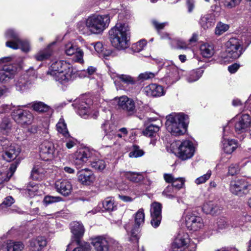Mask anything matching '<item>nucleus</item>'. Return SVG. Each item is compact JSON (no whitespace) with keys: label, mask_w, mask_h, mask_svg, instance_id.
<instances>
[{"label":"nucleus","mask_w":251,"mask_h":251,"mask_svg":"<svg viewBox=\"0 0 251 251\" xmlns=\"http://www.w3.org/2000/svg\"><path fill=\"white\" fill-rule=\"evenodd\" d=\"M47 245V240L44 237H38L30 241V251H41Z\"/></svg>","instance_id":"obj_27"},{"label":"nucleus","mask_w":251,"mask_h":251,"mask_svg":"<svg viewBox=\"0 0 251 251\" xmlns=\"http://www.w3.org/2000/svg\"><path fill=\"white\" fill-rule=\"evenodd\" d=\"M228 28L229 26L228 25L220 22L218 23L215 29V34L216 35L220 36L226 31Z\"/></svg>","instance_id":"obj_42"},{"label":"nucleus","mask_w":251,"mask_h":251,"mask_svg":"<svg viewBox=\"0 0 251 251\" xmlns=\"http://www.w3.org/2000/svg\"><path fill=\"white\" fill-rule=\"evenodd\" d=\"M90 45L93 47L95 50L98 52H101L103 49L102 44L100 42H98L96 43H91Z\"/></svg>","instance_id":"obj_63"},{"label":"nucleus","mask_w":251,"mask_h":251,"mask_svg":"<svg viewBox=\"0 0 251 251\" xmlns=\"http://www.w3.org/2000/svg\"><path fill=\"white\" fill-rule=\"evenodd\" d=\"M11 124L8 118H5L2 120L0 125V129L3 134H8L11 130Z\"/></svg>","instance_id":"obj_39"},{"label":"nucleus","mask_w":251,"mask_h":251,"mask_svg":"<svg viewBox=\"0 0 251 251\" xmlns=\"http://www.w3.org/2000/svg\"><path fill=\"white\" fill-rule=\"evenodd\" d=\"M45 173V171L43 168L38 166H36L33 168L31 176L33 179L40 180L44 178Z\"/></svg>","instance_id":"obj_34"},{"label":"nucleus","mask_w":251,"mask_h":251,"mask_svg":"<svg viewBox=\"0 0 251 251\" xmlns=\"http://www.w3.org/2000/svg\"><path fill=\"white\" fill-rule=\"evenodd\" d=\"M92 99L87 96L83 95L75 100L74 105L77 109L78 114L84 118L89 116L91 110H94L95 105L93 104Z\"/></svg>","instance_id":"obj_7"},{"label":"nucleus","mask_w":251,"mask_h":251,"mask_svg":"<svg viewBox=\"0 0 251 251\" xmlns=\"http://www.w3.org/2000/svg\"><path fill=\"white\" fill-rule=\"evenodd\" d=\"M203 211L206 214L214 215L220 211V207L214 202H205L202 207Z\"/></svg>","instance_id":"obj_28"},{"label":"nucleus","mask_w":251,"mask_h":251,"mask_svg":"<svg viewBox=\"0 0 251 251\" xmlns=\"http://www.w3.org/2000/svg\"><path fill=\"white\" fill-rule=\"evenodd\" d=\"M91 155L88 149L79 150L75 154L74 163L77 168H80Z\"/></svg>","instance_id":"obj_18"},{"label":"nucleus","mask_w":251,"mask_h":251,"mask_svg":"<svg viewBox=\"0 0 251 251\" xmlns=\"http://www.w3.org/2000/svg\"><path fill=\"white\" fill-rule=\"evenodd\" d=\"M0 145L2 149L4 151V154L2 155L3 158L7 161H10L14 159L20 152L19 147L15 145H10L9 142L5 140L1 141Z\"/></svg>","instance_id":"obj_13"},{"label":"nucleus","mask_w":251,"mask_h":251,"mask_svg":"<svg viewBox=\"0 0 251 251\" xmlns=\"http://www.w3.org/2000/svg\"><path fill=\"white\" fill-rule=\"evenodd\" d=\"M90 246L86 242L79 245L78 247L75 248L73 251H90Z\"/></svg>","instance_id":"obj_62"},{"label":"nucleus","mask_w":251,"mask_h":251,"mask_svg":"<svg viewBox=\"0 0 251 251\" xmlns=\"http://www.w3.org/2000/svg\"><path fill=\"white\" fill-rule=\"evenodd\" d=\"M229 127L225 126L223 129V139L222 141L224 151L228 154L231 153L237 147V142L235 140L227 137Z\"/></svg>","instance_id":"obj_16"},{"label":"nucleus","mask_w":251,"mask_h":251,"mask_svg":"<svg viewBox=\"0 0 251 251\" xmlns=\"http://www.w3.org/2000/svg\"><path fill=\"white\" fill-rule=\"evenodd\" d=\"M216 22L215 15L213 13H206L201 16L199 24L204 29L213 27Z\"/></svg>","instance_id":"obj_23"},{"label":"nucleus","mask_w":251,"mask_h":251,"mask_svg":"<svg viewBox=\"0 0 251 251\" xmlns=\"http://www.w3.org/2000/svg\"><path fill=\"white\" fill-rule=\"evenodd\" d=\"M144 152L137 145H133L132 150L129 152V156L130 157H139L143 155Z\"/></svg>","instance_id":"obj_50"},{"label":"nucleus","mask_w":251,"mask_h":251,"mask_svg":"<svg viewBox=\"0 0 251 251\" xmlns=\"http://www.w3.org/2000/svg\"><path fill=\"white\" fill-rule=\"evenodd\" d=\"M3 247H5L6 251H22L24 248V245L21 242L9 241Z\"/></svg>","instance_id":"obj_29"},{"label":"nucleus","mask_w":251,"mask_h":251,"mask_svg":"<svg viewBox=\"0 0 251 251\" xmlns=\"http://www.w3.org/2000/svg\"><path fill=\"white\" fill-rule=\"evenodd\" d=\"M167 74L168 77L176 79L178 75L177 68L173 65H170L167 68Z\"/></svg>","instance_id":"obj_45"},{"label":"nucleus","mask_w":251,"mask_h":251,"mask_svg":"<svg viewBox=\"0 0 251 251\" xmlns=\"http://www.w3.org/2000/svg\"><path fill=\"white\" fill-rule=\"evenodd\" d=\"M32 107L35 111L39 112H47L50 108L48 105L41 101L33 103Z\"/></svg>","instance_id":"obj_37"},{"label":"nucleus","mask_w":251,"mask_h":251,"mask_svg":"<svg viewBox=\"0 0 251 251\" xmlns=\"http://www.w3.org/2000/svg\"><path fill=\"white\" fill-rule=\"evenodd\" d=\"M83 55L84 52L82 50L79 48L75 53L73 60L75 62L82 64L84 62Z\"/></svg>","instance_id":"obj_53"},{"label":"nucleus","mask_w":251,"mask_h":251,"mask_svg":"<svg viewBox=\"0 0 251 251\" xmlns=\"http://www.w3.org/2000/svg\"><path fill=\"white\" fill-rule=\"evenodd\" d=\"M110 21V16L108 14L93 15L86 19L85 25L91 34H98L108 27Z\"/></svg>","instance_id":"obj_4"},{"label":"nucleus","mask_w":251,"mask_h":251,"mask_svg":"<svg viewBox=\"0 0 251 251\" xmlns=\"http://www.w3.org/2000/svg\"><path fill=\"white\" fill-rule=\"evenodd\" d=\"M68 138H69L66 141V146L68 149H70L76 145V141L72 137Z\"/></svg>","instance_id":"obj_64"},{"label":"nucleus","mask_w":251,"mask_h":251,"mask_svg":"<svg viewBox=\"0 0 251 251\" xmlns=\"http://www.w3.org/2000/svg\"><path fill=\"white\" fill-rule=\"evenodd\" d=\"M144 93L151 97H160L164 95L163 87L156 84H151L144 88Z\"/></svg>","instance_id":"obj_25"},{"label":"nucleus","mask_w":251,"mask_h":251,"mask_svg":"<svg viewBox=\"0 0 251 251\" xmlns=\"http://www.w3.org/2000/svg\"><path fill=\"white\" fill-rule=\"evenodd\" d=\"M243 47L241 41L237 38H231L226 43L225 52L221 53V57L229 61V59H237L243 53Z\"/></svg>","instance_id":"obj_5"},{"label":"nucleus","mask_w":251,"mask_h":251,"mask_svg":"<svg viewBox=\"0 0 251 251\" xmlns=\"http://www.w3.org/2000/svg\"><path fill=\"white\" fill-rule=\"evenodd\" d=\"M101 128L104 131L105 136L108 139H112L113 135L116 130L115 126L109 121H105L102 125Z\"/></svg>","instance_id":"obj_30"},{"label":"nucleus","mask_w":251,"mask_h":251,"mask_svg":"<svg viewBox=\"0 0 251 251\" xmlns=\"http://www.w3.org/2000/svg\"><path fill=\"white\" fill-rule=\"evenodd\" d=\"M71 230L73 235L72 239L75 241L78 245H80V239L85 232L83 225L79 222H74L71 224Z\"/></svg>","instance_id":"obj_21"},{"label":"nucleus","mask_w":251,"mask_h":251,"mask_svg":"<svg viewBox=\"0 0 251 251\" xmlns=\"http://www.w3.org/2000/svg\"><path fill=\"white\" fill-rule=\"evenodd\" d=\"M17 67L11 64L4 65L0 70V82L7 81L12 78L17 71Z\"/></svg>","instance_id":"obj_22"},{"label":"nucleus","mask_w":251,"mask_h":251,"mask_svg":"<svg viewBox=\"0 0 251 251\" xmlns=\"http://www.w3.org/2000/svg\"><path fill=\"white\" fill-rule=\"evenodd\" d=\"M195 147L193 143L188 140L183 141L179 145L176 152L177 156L181 160H187L194 155Z\"/></svg>","instance_id":"obj_9"},{"label":"nucleus","mask_w":251,"mask_h":251,"mask_svg":"<svg viewBox=\"0 0 251 251\" xmlns=\"http://www.w3.org/2000/svg\"><path fill=\"white\" fill-rule=\"evenodd\" d=\"M17 165L15 164H12L11 165V166L9 168V170L10 171V175L9 177H8V176L6 177L5 175L4 174H1L2 176L1 178H0V183H2L5 181H8L10 179V178L11 177V176L13 175V174L16 171V168H17Z\"/></svg>","instance_id":"obj_60"},{"label":"nucleus","mask_w":251,"mask_h":251,"mask_svg":"<svg viewBox=\"0 0 251 251\" xmlns=\"http://www.w3.org/2000/svg\"><path fill=\"white\" fill-rule=\"evenodd\" d=\"M118 104L119 106L128 115H132L136 112L134 101L127 96H123L120 97Z\"/></svg>","instance_id":"obj_17"},{"label":"nucleus","mask_w":251,"mask_h":251,"mask_svg":"<svg viewBox=\"0 0 251 251\" xmlns=\"http://www.w3.org/2000/svg\"><path fill=\"white\" fill-rule=\"evenodd\" d=\"M40 156L43 160L48 161L52 160L57 156L52 143L45 141L39 146Z\"/></svg>","instance_id":"obj_10"},{"label":"nucleus","mask_w":251,"mask_h":251,"mask_svg":"<svg viewBox=\"0 0 251 251\" xmlns=\"http://www.w3.org/2000/svg\"><path fill=\"white\" fill-rule=\"evenodd\" d=\"M129 28L126 24H117L109 31V38L112 45L119 50L129 46Z\"/></svg>","instance_id":"obj_2"},{"label":"nucleus","mask_w":251,"mask_h":251,"mask_svg":"<svg viewBox=\"0 0 251 251\" xmlns=\"http://www.w3.org/2000/svg\"><path fill=\"white\" fill-rule=\"evenodd\" d=\"M78 48L73 43L70 42L65 45L64 52L66 55L71 56L74 54Z\"/></svg>","instance_id":"obj_38"},{"label":"nucleus","mask_w":251,"mask_h":251,"mask_svg":"<svg viewBox=\"0 0 251 251\" xmlns=\"http://www.w3.org/2000/svg\"><path fill=\"white\" fill-rule=\"evenodd\" d=\"M91 166L95 170L101 172L105 168L106 164L103 159H96L91 162Z\"/></svg>","instance_id":"obj_36"},{"label":"nucleus","mask_w":251,"mask_h":251,"mask_svg":"<svg viewBox=\"0 0 251 251\" xmlns=\"http://www.w3.org/2000/svg\"><path fill=\"white\" fill-rule=\"evenodd\" d=\"M147 44L145 40H141L139 42L134 43L131 46V49L134 52H138L142 50Z\"/></svg>","instance_id":"obj_49"},{"label":"nucleus","mask_w":251,"mask_h":251,"mask_svg":"<svg viewBox=\"0 0 251 251\" xmlns=\"http://www.w3.org/2000/svg\"><path fill=\"white\" fill-rule=\"evenodd\" d=\"M158 125L151 124L148 126L143 131L144 135L148 137L153 136L159 130Z\"/></svg>","instance_id":"obj_35"},{"label":"nucleus","mask_w":251,"mask_h":251,"mask_svg":"<svg viewBox=\"0 0 251 251\" xmlns=\"http://www.w3.org/2000/svg\"><path fill=\"white\" fill-rule=\"evenodd\" d=\"M185 181V179L183 177L176 178L173 181L172 186H173L174 188L175 187L177 189H180L184 185Z\"/></svg>","instance_id":"obj_58"},{"label":"nucleus","mask_w":251,"mask_h":251,"mask_svg":"<svg viewBox=\"0 0 251 251\" xmlns=\"http://www.w3.org/2000/svg\"><path fill=\"white\" fill-rule=\"evenodd\" d=\"M161 209L162 205L159 202H154L151 205V224L154 228L157 227L160 224L162 219Z\"/></svg>","instance_id":"obj_15"},{"label":"nucleus","mask_w":251,"mask_h":251,"mask_svg":"<svg viewBox=\"0 0 251 251\" xmlns=\"http://www.w3.org/2000/svg\"><path fill=\"white\" fill-rule=\"evenodd\" d=\"M116 76L120 80L127 84H134L135 83V80L131 76L126 75H115L111 76L112 78H114Z\"/></svg>","instance_id":"obj_40"},{"label":"nucleus","mask_w":251,"mask_h":251,"mask_svg":"<svg viewBox=\"0 0 251 251\" xmlns=\"http://www.w3.org/2000/svg\"><path fill=\"white\" fill-rule=\"evenodd\" d=\"M250 184L244 179H237L230 182V191L233 194L243 196L249 192Z\"/></svg>","instance_id":"obj_11"},{"label":"nucleus","mask_w":251,"mask_h":251,"mask_svg":"<svg viewBox=\"0 0 251 251\" xmlns=\"http://www.w3.org/2000/svg\"><path fill=\"white\" fill-rule=\"evenodd\" d=\"M13 117L14 120L22 125L30 124L33 120V117L32 113L28 110H24L18 106L13 110Z\"/></svg>","instance_id":"obj_12"},{"label":"nucleus","mask_w":251,"mask_h":251,"mask_svg":"<svg viewBox=\"0 0 251 251\" xmlns=\"http://www.w3.org/2000/svg\"><path fill=\"white\" fill-rule=\"evenodd\" d=\"M5 36L7 39L10 40L6 42V47L14 50L20 48L25 52L29 50L28 42L21 40L19 37L18 33L14 30L12 29L7 30L5 33Z\"/></svg>","instance_id":"obj_6"},{"label":"nucleus","mask_w":251,"mask_h":251,"mask_svg":"<svg viewBox=\"0 0 251 251\" xmlns=\"http://www.w3.org/2000/svg\"><path fill=\"white\" fill-rule=\"evenodd\" d=\"M57 191L64 196L69 195L72 190V186L70 181L66 179L58 180L55 183Z\"/></svg>","instance_id":"obj_26"},{"label":"nucleus","mask_w":251,"mask_h":251,"mask_svg":"<svg viewBox=\"0 0 251 251\" xmlns=\"http://www.w3.org/2000/svg\"><path fill=\"white\" fill-rule=\"evenodd\" d=\"M240 167L237 164H232L228 167V175L234 176L238 174L240 172Z\"/></svg>","instance_id":"obj_59"},{"label":"nucleus","mask_w":251,"mask_h":251,"mask_svg":"<svg viewBox=\"0 0 251 251\" xmlns=\"http://www.w3.org/2000/svg\"><path fill=\"white\" fill-rule=\"evenodd\" d=\"M103 206L105 210L108 211H113L116 208L114 200L111 198H107L104 201Z\"/></svg>","instance_id":"obj_43"},{"label":"nucleus","mask_w":251,"mask_h":251,"mask_svg":"<svg viewBox=\"0 0 251 251\" xmlns=\"http://www.w3.org/2000/svg\"><path fill=\"white\" fill-rule=\"evenodd\" d=\"M54 44V43L50 44L46 49L38 52L35 55V59L38 61H43L49 58L51 56L52 52L50 47Z\"/></svg>","instance_id":"obj_31"},{"label":"nucleus","mask_w":251,"mask_h":251,"mask_svg":"<svg viewBox=\"0 0 251 251\" xmlns=\"http://www.w3.org/2000/svg\"><path fill=\"white\" fill-rule=\"evenodd\" d=\"M188 117L183 113H174L167 117L165 125L167 130L173 135L184 134L187 130Z\"/></svg>","instance_id":"obj_3"},{"label":"nucleus","mask_w":251,"mask_h":251,"mask_svg":"<svg viewBox=\"0 0 251 251\" xmlns=\"http://www.w3.org/2000/svg\"><path fill=\"white\" fill-rule=\"evenodd\" d=\"M62 201V198L60 197H54L51 196H46L45 197L43 201L44 204L48 205L57 202Z\"/></svg>","instance_id":"obj_51"},{"label":"nucleus","mask_w":251,"mask_h":251,"mask_svg":"<svg viewBox=\"0 0 251 251\" xmlns=\"http://www.w3.org/2000/svg\"><path fill=\"white\" fill-rule=\"evenodd\" d=\"M126 177L130 181L138 182L142 179V176L140 174L134 172H128L126 174Z\"/></svg>","instance_id":"obj_56"},{"label":"nucleus","mask_w":251,"mask_h":251,"mask_svg":"<svg viewBox=\"0 0 251 251\" xmlns=\"http://www.w3.org/2000/svg\"><path fill=\"white\" fill-rule=\"evenodd\" d=\"M78 181L83 185H90L95 180V176L89 169H83L77 173Z\"/></svg>","instance_id":"obj_19"},{"label":"nucleus","mask_w":251,"mask_h":251,"mask_svg":"<svg viewBox=\"0 0 251 251\" xmlns=\"http://www.w3.org/2000/svg\"><path fill=\"white\" fill-rule=\"evenodd\" d=\"M14 202V200L11 196L6 197L2 203L0 204V208L3 209L10 206Z\"/></svg>","instance_id":"obj_61"},{"label":"nucleus","mask_w":251,"mask_h":251,"mask_svg":"<svg viewBox=\"0 0 251 251\" xmlns=\"http://www.w3.org/2000/svg\"><path fill=\"white\" fill-rule=\"evenodd\" d=\"M176 191L173 186H168L163 191L162 195L169 199H173L175 197Z\"/></svg>","instance_id":"obj_48"},{"label":"nucleus","mask_w":251,"mask_h":251,"mask_svg":"<svg viewBox=\"0 0 251 251\" xmlns=\"http://www.w3.org/2000/svg\"><path fill=\"white\" fill-rule=\"evenodd\" d=\"M76 71L69 62L64 60L53 62L50 65L47 74L53 79L61 84H66L72 80Z\"/></svg>","instance_id":"obj_1"},{"label":"nucleus","mask_w":251,"mask_h":251,"mask_svg":"<svg viewBox=\"0 0 251 251\" xmlns=\"http://www.w3.org/2000/svg\"><path fill=\"white\" fill-rule=\"evenodd\" d=\"M56 126L58 132L61 134L64 137L66 138L70 137V135L67 128V125L64 119L60 118L57 123Z\"/></svg>","instance_id":"obj_33"},{"label":"nucleus","mask_w":251,"mask_h":251,"mask_svg":"<svg viewBox=\"0 0 251 251\" xmlns=\"http://www.w3.org/2000/svg\"><path fill=\"white\" fill-rule=\"evenodd\" d=\"M118 132H117L115 130V132L114 133L113 135V139L114 140H117L119 138H125L126 136L128 131L126 128L123 127L119 129Z\"/></svg>","instance_id":"obj_55"},{"label":"nucleus","mask_w":251,"mask_h":251,"mask_svg":"<svg viewBox=\"0 0 251 251\" xmlns=\"http://www.w3.org/2000/svg\"><path fill=\"white\" fill-rule=\"evenodd\" d=\"M251 123V118L249 114H243L235 124V131L240 133L245 132L250 127Z\"/></svg>","instance_id":"obj_20"},{"label":"nucleus","mask_w":251,"mask_h":251,"mask_svg":"<svg viewBox=\"0 0 251 251\" xmlns=\"http://www.w3.org/2000/svg\"><path fill=\"white\" fill-rule=\"evenodd\" d=\"M91 243L94 247L95 251H109V247H111L114 251H117L120 250L121 248L116 241L103 236H97L93 238Z\"/></svg>","instance_id":"obj_8"},{"label":"nucleus","mask_w":251,"mask_h":251,"mask_svg":"<svg viewBox=\"0 0 251 251\" xmlns=\"http://www.w3.org/2000/svg\"><path fill=\"white\" fill-rule=\"evenodd\" d=\"M242 0H221L224 6L227 9H231L238 5Z\"/></svg>","instance_id":"obj_46"},{"label":"nucleus","mask_w":251,"mask_h":251,"mask_svg":"<svg viewBox=\"0 0 251 251\" xmlns=\"http://www.w3.org/2000/svg\"><path fill=\"white\" fill-rule=\"evenodd\" d=\"M27 85L28 82L25 80V77H21L16 83V89L18 91H24L27 88Z\"/></svg>","instance_id":"obj_44"},{"label":"nucleus","mask_w":251,"mask_h":251,"mask_svg":"<svg viewBox=\"0 0 251 251\" xmlns=\"http://www.w3.org/2000/svg\"><path fill=\"white\" fill-rule=\"evenodd\" d=\"M211 174V171L208 170L206 174H204L196 178L195 180V183L197 185H200L205 183L207 180H208L210 178Z\"/></svg>","instance_id":"obj_54"},{"label":"nucleus","mask_w":251,"mask_h":251,"mask_svg":"<svg viewBox=\"0 0 251 251\" xmlns=\"http://www.w3.org/2000/svg\"><path fill=\"white\" fill-rule=\"evenodd\" d=\"M26 192L28 196L32 197L37 195L38 193V186L34 184H29L27 186Z\"/></svg>","instance_id":"obj_52"},{"label":"nucleus","mask_w":251,"mask_h":251,"mask_svg":"<svg viewBox=\"0 0 251 251\" xmlns=\"http://www.w3.org/2000/svg\"><path fill=\"white\" fill-rule=\"evenodd\" d=\"M188 235L184 234L183 235L179 234L174 241V246L177 245L183 247L186 246L188 243Z\"/></svg>","instance_id":"obj_41"},{"label":"nucleus","mask_w":251,"mask_h":251,"mask_svg":"<svg viewBox=\"0 0 251 251\" xmlns=\"http://www.w3.org/2000/svg\"><path fill=\"white\" fill-rule=\"evenodd\" d=\"M201 53L204 57H211L214 53V48L212 45L204 44L201 46L200 47Z\"/></svg>","instance_id":"obj_32"},{"label":"nucleus","mask_w":251,"mask_h":251,"mask_svg":"<svg viewBox=\"0 0 251 251\" xmlns=\"http://www.w3.org/2000/svg\"><path fill=\"white\" fill-rule=\"evenodd\" d=\"M145 221V214L144 209L141 208L138 210L135 215V226L133 229L130 231L132 237H135L137 240V233L138 232V229L140 226L143 225Z\"/></svg>","instance_id":"obj_24"},{"label":"nucleus","mask_w":251,"mask_h":251,"mask_svg":"<svg viewBox=\"0 0 251 251\" xmlns=\"http://www.w3.org/2000/svg\"><path fill=\"white\" fill-rule=\"evenodd\" d=\"M156 75V73L146 72L140 74L138 76V79L142 81L149 80L153 78Z\"/></svg>","instance_id":"obj_57"},{"label":"nucleus","mask_w":251,"mask_h":251,"mask_svg":"<svg viewBox=\"0 0 251 251\" xmlns=\"http://www.w3.org/2000/svg\"><path fill=\"white\" fill-rule=\"evenodd\" d=\"M186 226L190 230L197 231L203 226V220L195 213L189 212L185 218Z\"/></svg>","instance_id":"obj_14"},{"label":"nucleus","mask_w":251,"mask_h":251,"mask_svg":"<svg viewBox=\"0 0 251 251\" xmlns=\"http://www.w3.org/2000/svg\"><path fill=\"white\" fill-rule=\"evenodd\" d=\"M203 71L199 70L197 71L192 72L187 77V81L189 82H193L198 80L202 75Z\"/></svg>","instance_id":"obj_47"}]
</instances>
